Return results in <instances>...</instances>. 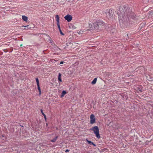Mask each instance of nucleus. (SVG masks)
I'll use <instances>...</instances> for the list:
<instances>
[{
    "label": "nucleus",
    "instance_id": "5701e85b",
    "mask_svg": "<svg viewBox=\"0 0 153 153\" xmlns=\"http://www.w3.org/2000/svg\"><path fill=\"white\" fill-rule=\"evenodd\" d=\"M20 46H22V44H21V45H20Z\"/></svg>",
    "mask_w": 153,
    "mask_h": 153
},
{
    "label": "nucleus",
    "instance_id": "f8f14e48",
    "mask_svg": "<svg viewBox=\"0 0 153 153\" xmlns=\"http://www.w3.org/2000/svg\"><path fill=\"white\" fill-rule=\"evenodd\" d=\"M86 141L88 143L90 144H92L94 146H96V145L94 144L93 142L88 140L86 139Z\"/></svg>",
    "mask_w": 153,
    "mask_h": 153
},
{
    "label": "nucleus",
    "instance_id": "f257e3e1",
    "mask_svg": "<svg viewBox=\"0 0 153 153\" xmlns=\"http://www.w3.org/2000/svg\"><path fill=\"white\" fill-rule=\"evenodd\" d=\"M94 25V28L96 30H100L104 26V24L102 21H100L95 22Z\"/></svg>",
    "mask_w": 153,
    "mask_h": 153
},
{
    "label": "nucleus",
    "instance_id": "b1692460",
    "mask_svg": "<svg viewBox=\"0 0 153 153\" xmlns=\"http://www.w3.org/2000/svg\"><path fill=\"white\" fill-rule=\"evenodd\" d=\"M117 14H119V12H117Z\"/></svg>",
    "mask_w": 153,
    "mask_h": 153
},
{
    "label": "nucleus",
    "instance_id": "412c9836",
    "mask_svg": "<svg viewBox=\"0 0 153 153\" xmlns=\"http://www.w3.org/2000/svg\"><path fill=\"white\" fill-rule=\"evenodd\" d=\"M64 63V62H63V61H62L60 62V64H63V63Z\"/></svg>",
    "mask_w": 153,
    "mask_h": 153
},
{
    "label": "nucleus",
    "instance_id": "dca6fc26",
    "mask_svg": "<svg viewBox=\"0 0 153 153\" xmlns=\"http://www.w3.org/2000/svg\"><path fill=\"white\" fill-rule=\"evenodd\" d=\"M59 31L60 32V33L62 35H64V33L62 32L61 29V30H59Z\"/></svg>",
    "mask_w": 153,
    "mask_h": 153
},
{
    "label": "nucleus",
    "instance_id": "1a4fd4ad",
    "mask_svg": "<svg viewBox=\"0 0 153 153\" xmlns=\"http://www.w3.org/2000/svg\"><path fill=\"white\" fill-rule=\"evenodd\" d=\"M55 18L56 19L57 23H59V17L58 15H56Z\"/></svg>",
    "mask_w": 153,
    "mask_h": 153
},
{
    "label": "nucleus",
    "instance_id": "20e7f679",
    "mask_svg": "<svg viewBox=\"0 0 153 153\" xmlns=\"http://www.w3.org/2000/svg\"><path fill=\"white\" fill-rule=\"evenodd\" d=\"M36 80L37 83V88L39 92V95H40L41 94V89L40 87L39 82V79L38 78H36Z\"/></svg>",
    "mask_w": 153,
    "mask_h": 153
},
{
    "label": "nucleus",
    "instance_id": "9d476101",
    "mask_svg": "<svg viewBox=\"0 0 153 153\" xmlns=\"http://www.w3.org/2000/svg\"><path fill=\"white\" fill-rule=\"evenodd\" d=\"M97 79L96 78H95L94 80L92 81L91 84L93 85L95 84L97 81Z\"/></svg>",
    "mask_w": 153,
    "mask_h": 153
},
{
    "label": "nucleus",
    "instance_id": "a211bd4d",
    "mask_svg": "<svg viewBox=\"0 0 153 153\" xmlns=\"http://www.w3.org/2000/svg\"><path fill=\"white\" fill-rule=\"evenodd\" d=\"M28 26H29L28 25H27V26H21V27H28Z\"/></svg>",
    "mask_w": 153,
    "mask_h": 153
},
{
    "label": "nucleus",
    "instance_id": "4be33fe9",
    "mask_svg": "<svg viewBox=\"0 0 153 153\" xmlns=\"http://www.w3.org/2000/svg\"><path fill=\"white\" fill-rule=\"evenodd\" d=\"M139 90L141 92L142 91V88H141V89H140Z\"/></svg>",
    "mask_w": 153,
    "mask_h": 153
},
{
    "label": "nucleus",
    "instance_id": "f03ea898",
    "mask_svg": "<svg viewBox=\"0 0 153 153\" xmlns=\"http://www.w3.org/2000/svg\"><path fill=\"white\" fill-rule=\"evenodd\" d=\"M90 130L94 132L96 137L98 139L100 138L101 137L99 134V129L97 126H95L92 127L90 129Z\"/></svg>",
    "mask_w": 153,
    "mask_h": 153
},
{
    "label": "nucleus",
    "instance_id": "7ed1b4c3",
    "mask_svg": "<svg viewBox=\"0 0 153 153\" xmlns=\"http://www.w3.org/2000/svg\"><path fill=\"white\" fill-rule=\"evenodd\" d=\"M90 123L93 124L95 122V116L93 114H91L90 117Z\"/></svg>",
    "mask_w": 153,
    "mask_h": 153
},
{
    "label": "nucleus",
    "instance_id": "6ab92c4d",
    "mask_svg": "<svg viewBox=\"0 0 153 153\" xmlns=\"http://www.w3.org/2000/svg\"><path fill=\"white\" fill-rule=\"evenodd\" d=\"M69 152V150H68V149H66V150H65V152Z\"/></svg>",
    "mask_w": 153,
    "mask_h": 153
},
{
    "label": "nucleus",
    "instance_id": "39448f33",
    "mask_svg": "<svg viewBox=\"0 0 153 153\" xmlns=\"http://www.w3.org/2000/svg\"><path fill=\"white\" fill-rule=\"evenodd\" d=\"M64 18L68 22H70L72 19V17L71 15L68 14Z\"/></svg>",
    "mask_w": 153,
    "mask_h": 153
},
{
    "label": "nucleus",
    "instance_id": "f3484780",
    "mask_svg": "<svg viewBox=\"0 0 153 153\" xmlns=\"http://www.w3.org/2000/svg\"><path fill=\"white\" fill-rule=\"evenodd\" d=\"M126 13V11H125L124 12V11H123L122 12H121V13H120V14H123V13Z\"/></svg>",
    "mask_w": 153,
    "mask_h": 153
},
{
    "label": "nucleus",
    "instance_id": "aec40b11",
    "mask_svg": "<svg viewBox=\"0 0 153 153\" xmlns=\"http://www.w3.org/2000/svg\"><path fill=\"white\" fill-rule=\"evenodd\" d=\"M30 28H31L30 27H27V28H25V29H26L27 30V29H30Z\"/></svg>",
    "mask_w": 153,
    "mask_h": 153
},
{
    "label": "nucleus",
    "instance_id": "2eb2a0df",
    "mask_svg": "<svg viewBox=\"0 0 153 153\" xmlns=\"http://www.w3.org/2000/svg\"><path fill=\"white\" fill-rule=\"evenodd\" d=\"M57 26H58V27L59 29V30H61V28H60V25H59V23H57Z\"/></svg>",
    "mask_w": 153,
    "mask_h": 153
},
{
    "label": "nucleus",
    "instance_id": "6e6552de",
    "mask_svg": "<svg viewBox=\"0 0 153 153\" xmlns=\"http://www.w3.org/2000/svg\"><path fill=\"white\" fill-rule=\"evenodd\" d=\"M22 19L25 21L27 22L28 18L26 16H22Z\"/></svg>",
    "mask_w": 153,
    "mask_h": 153
},
{
    "label": "nucleus",
    "instance_id": "4468645a",
    "mask_svg": "<svg viewBox=\"0 0 153 153\" xmlns=\"http://www.w3.org/2000/svg\"><path fill=\"white\" fill-rule=\"evenodd\" d=\"M67 93L65 91H62L61 95V97H62L64 96Z\"/></svg>",
    "mask_w": 153,
    "mask_h": 153
},
{
    "label": "nucleus",
    "instance_id": "9b49d317",
    "mask_svg": "<svg viewBox=\"0 0 153 153\" xmlns=\"http://www.w3.org/2000/svg\"><path fill=\"white\" fill-rule=\"evenodd\" d=\"M58 138V136H56L54 139H53V140H51V141L52 142L54 143V142H56V140Z\"/></svg>",
    "mask_w": 153,
    "mask_h": 153
},
{
    "label": "nucleus",
    "instance_id": "ddd939ff",
    "mask_svg": "<svg viewBox=\"0 0 153 153\" xmlns=\"http://www.w3.org/2000/svg\"><path fill=\"white\" fill-rule=\"evenodd\" d=\"M40 111H41V112L42 114L44 116L45 120H46V116L45 115V114L43 113V110H42V109H41Z\"/></svg>",
    "mask_w": 153,
    "mask_h": 153
},
{
    "label": "nucleus",
    "instance_id": "423d86ee",
    "mask_svg": "<svg viewBox=\"0 0 153 153\" xmlns=\"http://www.w3.org/2000/svg\"><path fill=\"white\" fill-rule=\"evenodd\" d=\"M106 13V16L108 18H110L112 17L113 16L112 12L111 10H109L108 12H107Z\"/></svg>",
    "mask_w": 153,
    "mask_h": 153
},
{
    "label": "nucleus",
    "instance_id": "0eeeda50",
    "mask_svg": "<svg viewBox=\"0 0 153 153\" xmlns=\"http://www.w3.org/2000/svg\"><path fill=\"white\" fill-rule=\"evenodd\" d=\"M62 74L60 73H59L58 74V81H60V82H62V81L61 79Z\"/></svg>",
    "mask_w": 153,
    "mask_h": 153
}]
</instances>
